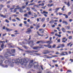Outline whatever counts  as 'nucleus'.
Masks as SVG:
<instances>
[{
	"label": "nucleus",
	"instance_id": "6ab92c4d",
	"mask_svg": "<svg viewBox=\"0 0 73 73\" xmlns=\"http://www.w3.org/2000/svg\"><path fill=\"white\" fill-rule=\"evenodd\" d=\"M62 23H63V24L64 23L65 24H66V25H68V23H67V22L65 21H63L62 22Z\"/></svg>",
	"mask_w": 73,
	"mask_h": 73
},
{
	"label": "nucleus",
	"instance_id": "9b49d317",
	"mask_svg": "<svg viewBox=\"0 0 73 73\" xmlns=\"http://www.w3.org/2000/svg\"><path fill=\"white\" fill-rule=\"evenodd\" d=\"M53 3H52L51 4H49L47 5V6L48 7H52V6H53Z\"/></svg>",
	"mask_w": 73,
	"mask_h": 73
},
{
	"label": "nucleus",
	"instance_id": "7c9ffc66",
	"mask_svg": "<svg viewBox=\"0 0 73 73\" xmlns=\"http://www.w3.org/2000/svg\"><path fill=\"white\" fill-rule=\"evenodd\" d=\"M8 60L9 61V63H10V62H11V58H9L8 59Z\"/></svg>",
	"mask_w": 73,
	"mask_h": 73
},
{
	"label": "nucleus",
	"instance_id": "f8f14e48",
	"mask_svg": "<svg viewBox=\"0 0 73 73\" xmlns=\"http://www.w3.org/2000/svg\"><path fill=\"white\" fill-rule=\"evenodd\" d=\"M59 46H60V48H64V47L65 46L64 44H59Z\"/></svg>",
	"mask_w": 73,
	"mask_h": 73
},
{
	"label": "nucleus",
	"instance_id": "4be33fe9",
	"mask_svg": "<svg viewBox=\"0 0 73 73\" xmlns=\"http://www.w3.org/2000/svg\"><path fill=\"white\" fill-rule=\"evenodd\" d=\"M3 60L0 61V65H1V66H2V65H3V64H2V63L3 62Z\"/></svg>",
	"mask_w": 73,
	"mask_h": 73
},
{
	"label": "nucleus",
	"instance_id": "09e8293b",
	"mask_svg": "<svg viewBox=\"0 0 73 73\" xmlns=\"http://www.w3.org/2000/svg\"><path fill=\"white\" fill-rule=\"evenodd\" d=\"M28 14L29 15H31V14H32V13H31V11H29L28 12Z\"/></svg>",
	"mask_w": 73,
	"mask_h": 73
},
{
	"label": "nucleus",
	"instance_id": "aec40b11",
	"mask_svg": "<svg viewBox=\"0 0 73 73\" xmlns=\"http://www.w3.org/2000/svg\"><path fill=\"white\" fill-rule=\"evenodd\" d=\"M52 42V41L51 42L49 41H46V43H47V44H50Z\"/></svg>",
	"mask_w": 73,
	"mask_h": 73
},
{
	"label": "nucleus",
	"instance_id": "37998d69",
	"mask_svg": "<svg viewBox=\"0 0 73 73\" xmlns=\"http://www.w3.org/2000/svg\"><path fill=\"white\" fill-rule=\"evenodd\" d=\"M52 62H54V63L57 62V60L55 61L54 60H52Z\"/></svg>",
	"mask_w": 73,
	"mask_h": 73
},
{
	"label": "nucleus",
	"instance_id": "603ef678",
	"mask_svg": "<svg viewBox=\"0 0 73 73\" xmlns=\"http://www.w3.org/2000/svg\"><path fill=\"white\" fill-rule=\"evenodd\" d=\"M24 16H25V17H27V16H28V14H24Z\"/></svg>",
	"mask_w": 73,
	"mask_h": 73
},
{
	"label": "nucleus",
	"instance_id": "774afa93",
	"mask_svg": "<svg viewBox=\"0 0 73 73\" xmlns=\"http://www.w3.org/2000/svg\"><path fill=\"white\" fill-rule=\"evenodd\" d=\"M69 39H72V36H70L69 37Z\"/></svg>",
	"mask_w": 73,
	"mask_h": 73
},
{
	"label": "nucleus",
	"instance_id": "393cba45",
	"mask_svg": "<svg viewBox=\"0 0 73 73\" xmlns=\"http://www.w3.org/2000/svg\"><path fill=\"white\" fill-rule=\"evenodd\" d=\"M27 7L26 5H25V6H23L21 8L22 9H24V8H26V7Z\"/></svg>",
	"mask_w": 73,
	"mask_h": 73
},
{
	"label": "nucleus",
	"instance_id": "49530a36",
	"mask_svg": "<svg viewBox=\"0 0 73 73\" xmlns=\"http://www.w3.org/2000/svg\"><path fill=\"white\" fill-rule=\"evenodd\" d=\"M71 42H70V43H68L67 44V46H69V45H70V44H71Z\"/></svg>",
	"mask_w": 73,
	"mask_h": 73
},
{
	"label": "nucleus",
	"instance_id": "864d4df0",
	"mask_svg": "<svg viewBox=\"0 0 73 73\" xmlns=\"http://www.w3.org/2000/svg\"><path fill=\"white\" fill-rule=\"evenodd\" d=\"M12 16H14V17H17V16L16 15H12Z\"/></svg>",
	"mask_w": 73,
	"mask_h": 73
},
{
	"label": "nucleus",
	"instance_id": "052dcab7",
	"mask_svg": "<svg viewBox=\"0 0 73 73\" xmlns=\"http://www.w3.org/2000/svg\"><path fill=\"white\" fill-rule=\"evenodd\" d=\"M40 67L41 68V69H42V70H43V66H42L40 65Z\"/></svg>",
	"mask_w": 73,
	"mask_h": 73
},
{
	"label": "nucleus",
	"instance_id": "e433bc0d",
	"mask_svg": "<svg viewBox=\"0 0 73 73\" xmlns=\"http://www.w3.org/2000/svg\"><path fill=\"white\" fill-rule=\"evenodd\" d=\"M31 52H32L31 53H33V52H34V53H37V52H38V51H32Z\"/></svg>",
	"mask_w": 73,
	"mask_h": 73
},
{
	"label": "nucleus",
	"instance_id": "2f4dec72",
	"mask_svg": "<svg viewBox=\"0 0 73 73\" xmlns=\"http://www.w3.org/2000/svg\"><path fill=\"white\" fill-rule=\"evenodd\" d=\"M27 11H30V10H31V9H30V8H29V7H27Z\"/></svg>",
	"mask_w": 73,
	"mask_h": 73
},
{
	"label": "nucleus",
	"instance_id": "bb28decb",
	"mask_svg": "<svg viewBox=\"0 0 73 73\" xmlns=\"http://www.w3.org/2000/svg\"><path fill=\"white\" fill-rule=\"evenodd\" d=\"M35 4L34 3H31L28 5L29 6L30 5H35Z\"/></svg>",
	"mask_w": 73,
	"mask_h": 73
},
{
	"label": "nucleus",
	"instance_id": "8fccbe9b",
	"mask_svg": "<svg viewBox=\"0 0 73 73\" xmlns=\"http://www.w3.org/2000/svg\"><path fill=\"white\" fill-rule=\"evenodd\" d=\"M4 7V6L3 5H0V7H1V8H3V7Z\"/></svg>",
	"mask_w": 73,
	"mask_h": 73
},
{
	"label": "nucleus",
	"instance_id": "39448f33",
	"mask_svg": "<svg viewBox=\"0 0 73 73\" xmlns=\"http://www.w3.org/2000/svg\"><path fill=\"white\" fill-rule=\"evenodd\" d=\"M50 51L48 50H45L44 51V52H43L42 53L43 54H46L47 53H50Z\"/></svg>",
	"mask_w": 73,
	"mask_h": 73
},
{
	"label": "nucleus",
	"instance_id": "13d9d810",
	"mask_svg": "<svg viewBox=\"0 0 73 73\" xmlns=\"http://www.w3.org/2000/svg\"><path fill=\"white\" fill-rule=\"evenodd\" d=\"M41 5L42 7H43V6H44V3H43L41 4Z\"/></svg>",
	"mask_w": 73,
	"mask_h": 73
},
{
	"label": "nucleus",
	"instance_id": "1a4fd4ad",
	"mask_svg": "<svg viewBox=\"0 0 73 73\" xmlns=\"http://www.w3.org/2000/svg\"><path fill=\"white\" fill-rule=\"evenodd\" d=\"M19 9L20 12H21V13H22V12H23V10L21 7L19 8Z\"/></svg>",
	"mask_w": 73,
	"mask_h": 73
},
{
	"label": "nucleus",
	"instance_id": "f257e3e1",
	"mask_svg": "<svg viewBox=\"0 0 73 73\" xmlns=\"http://www.w3.org/2000/svg\"><path fill=\"white\" fill-rule=\"evenodd\" d=\"M12 62L13 63H15V64L20 63L22 65H25V64H27L28 62V59L24 58L23 59H17L15 60L14 59H13L12 60Z\"/></svg>",
	"mask_w": 73,
	"mask_h": 73
},
{
	"label": "nucleus",
	"instance_id": "cd10ccee",
	"mask_svg": "<svg viewBox=\"0 0 73 73\" xmlns=\"http://www.w3.org/2000/svg\"><path fill=\"white\" fill-rule=\"evenodd\" d=\"M43 13H44L45 14H48V12H47L44 11H43Z\"/></svg>",
	"mask_w": 73,
	"mask_h": 73
},
{
	"label": "nucleus",
	"instance_id": "3c124183",
	"mask_svg": "<svg viewBox=\"0 0 73 73\" xmlns=\"http://www.w3.org/2000/svg\"><path fill=\"white\" fill-rule=\"evenodd\" d=\"M39 43H40V41H39L36 42V44H39Z\"/></svg>",
	"mask_w": 73,
	"mask_h": 73
},
{
	"label": "nucleus",
	"instance_id": "9d476101",
	"mask_svg": "<svg viewBox=\"0 0 73 73\" xmlns=\"http://www.w3.org/2000/svg\"><path fill=\"white\" fill-rule=\"evenodd\" d=\"M65 52H62L60 54V56H65L66 55L65 54H64Z\"/></svg>",
	"mask_w": 73,
	"mask_h": 73
},
{
	"label": "nucleus",
	"instance_id": "58836bf2",
	"mask_svg": "<svg viewBox=\"0 0 73 73\" xmlns=\"http://www.w3.org/2000/svg\"><path fill=\"white\" fill-rule=\"evenodd\" d=\"M65 6H64L63 8L62 9V10L63 11H64V8H65Z\"/></svg>",
	"mask_w": 73,
	"mask_h": 73
},
{
	"label": "nucleus",
	"instance_id": "dca6fc26",
	"mask_svg": "<svg viewBox=\"0 0 73 73\" xmlns=\"http://www.w3.org/2000/svg\"><path fill=\"white\" fill-rule=\"evenodd\" d=\"M2 66H3V67H4V68H8V65H2Z\"/></svg>",
	"mask_w": 73,
	"mask_h": 73
},
{
	"label": "nucleus",
	"instance_id": "72a5a7b5",
	"mask_svg": "<svg viewBox=\"0 0 73 73\" xmlns=\"http://www.w3.org/2000/svg\"><path fill=\"white\" fill-rule=\"evenodd\" d=\"M41 5V4H39V5H36V7H37V8H39V7H40V5Z\"/></svg>",
	"mask_w": 73,
	"mask_h": 73
},
{
	"label": "nucleus",
	"instance_id": "5fc2aeb1",
	"mask_svg": "<svg viewBox=\"0 0 73 73\" xmlns=\"http://www.w3.org/2000/svg\"><path fill=\"white\" fill-rule=\"evenodd\" d=\"M11 36L12 37H15V35L13 34H12L11 35Z\"/></svg>",
	"mask_w": 73,
	"mask_h": 73
},
{
	"label": "nucleus",
	"instance_id": "69168bd1",
	"mask_svg": "<svg viewBox=\"0 0 73 73\" xmlns=\"http://www.w3.org/2000/svg\"><path fill=\"white\" fill-rule=\"evenodd\" d=\"M31 9H32V10H34V9H35V7H32L31 8Z\"/></svg>",
	"mask_w": 73,
	"mask_h": 73
},
{
	"label": "nucleus",
	"instance_id": "79ce46f5",
	"mask_svg": "<svg viewBox=\"0 0 73 73\" xmlns=\"http://www.w3.org/2000/svg\"><path fill=\"white\" fill-rule=\"evenodd\" d=\"M5 21L6 23H9V22L7 19L5 20Z\"/></svg>",
	"mask_w": 73,
	"mask_h": 73
},
{
	"label": "nucleus",
	"instance_id": "c85d7f7f",
	"mask_svg": "<svg viewBox=\"0 0 73 73\" xmlns=\"http://www.w3.org/2000/svg\"><path fill=\"white\" fill-rule=\"evenodd\" d=\"M40 27V25H37V26H36V29L37 30H38V28Z\"/></svg>",
	"mask_w": 73,
	"mask_h": 73
},
{
	"label": "nucleus",
	"instance_id": "de8ad7c7",
	"mask_svg": "<svg viewBox=\"0 0 73 73\" xmlns=\"http://www.w3.org/2000/svg\"><path fill=\"white\" fill-rule=\"evenodd\" d=\"M8 60H6L5 62V64H7V63H8Z\"/></svg>",
	"mask_w": 73,
	"mask_h": 73
},
{
	"label": "nucleus",
	"instance_id": "4c0bfd02",
	"mask_svg": "<svg viewBox=\"0 0 73 73\" xmlns=\"http://www.w3.org/2000/svg\"><path fill=\"white\" fill-rule=\"evenodd\" d=\"M23 47L24 48H25V49H28V47H27V46H24Z\"/></svg>",
	"mask_w": 73,
	"mask_h": 73
},
{
	"label": "nucleus",
	"instance_id": "c9c22d12",
	"mask_svg": "<svg viewBox=\"0 0 73 73\" xmlns=\"http://www.w3.org/2000/svg\"><path fill=\"white\" fill-rule=\"evenodd\" d=\"M16 19H17V20H18V21H21V19H20L18 17L16 18Z\"/></svg>",
	"mask_w": 73,
	"mask_h": 73
},
{
	"label": "nucleus",
	"instance_id": "6e6552de",
	"mask_svg": "<svg viewBox=\"0 0 73 73\" xmlns=\"http://www.w3.org/2000/svg\"><path fill=\"white\" fill-rule=\"evenodd\" d=\"M4 46V43H3L2 45H1V48H2V49H1L0 48V51H1L2 49H3V46Z\"/></svg>",
	"mask_w": 73,
	"mask_h": 73
},
{
	"label": "nucleus",
	"instance_id": "473e14b6",
	"mask_svg": "<svg viewBox=\"0 0 73 73\" xmlns=\"http://www.w3.org/2000/svg\"><path fill=\"white\" fill-rule=\"evenodd\" d=\"M69 2H68V3L67 4V5L68 6V7H70V4Z\"/></svg>",
	"mask_w": 73,
	"mask_h": 73
},
{
	"label": "nucleus",
	"instance_id": "338daca9",
	"mask_svg": "<svg viewBox=\"0 0 73 73\" xmlns=\"http://www.w3.org/2000/svg\"><path fill=\"white\" fill-rule=\"evenodd\" d=\"M49 3H52V1L50 0L49 1Z\"/></svg>",
	"mask_w": 73,
	"mask_h": 73
},
{
	"label": "nucleus",
	"instance_id": "c756f323",
	"mask_svg": "<svg viewBox=\"0 0 73 73\" xmlns=\"http://www.w3.org/2000/svg\"><path fill=\"white\" fill-rule=\"evenodd\" d=\"M46 42H44L42 41H40V44H44V43H46Z\"/></svg>",
	"mask_w": 73,
	"mask_h": 73
},
{
	"label": "nucleus",
	"instance_id": "4d7b16f0",
	"mask_svg": "<svg viewBox=\"0 0 73 73\" xmlns=\"http://www.w3.org/2000/svg\"><path fill=\"white\" fill-rule=\"evenodd\" d=\"M45 26H46V25H45V24H43V28H45Z\"/></svg>",
	"mask_w": 73,
	"mask_h": 73
},
{
	"label": "nucleus",
	"instance_id": "20e7f679",
	"mask_svg": "<svg viewBox=\"0 0 73 73\" xmlns=\"http://www.w3.org/2000/svg\"><path fill=\"white\" fill-rule=\"evenodd\" d=\"M7 55H8L9 56H12V53L9 52H7L6 53H5L4 56H7Z\"/></svg>",
	"mask_w": 73,
	"mask_h": 73
},
{
	"label": "nucleus",
	"instance_id": "4468645a",
	"mask_svg": "<svg viewBox=\"0 0 73 73\" xmlns=\"http://www.w3.org/2000/svg\"><path fill=\"white\" fill-rule=\"evenodd\" d=\"M31 32V29H27V31L26 32V33H30Z\"/></svg>",
	"mask_w": 73,
	"mask_h": 73
},
{
	"label": "nucleus",
	"instance_id": "c03bdc74",
	"mask_svg": "<svg viewBox=\"0 0 73 73\" xmlns=\"http://www.w3.org/2000/svg\"><path fill=\"white\" fill-rule=\"evenodd\" d=\"M66 28L68 29H70V27L69 26H66Z\"/></svg>",
	"mask_w": 73,
	"mask_h": 73
},
{
	"label": "nucleus",
	"instance_id": "ddd939ff",
	"mask_svg": "<svg viewBox=\"0 0 73 73\" xmlns=\"http://www.w3.org/2000/svg\"><path fill=\"white\" fill-rule=\"evenodd\" d=\"M0 16H1V17H2L3 18H6V17H7V15H1L0 14Z\"/></svg>",
	"mask_w": 73,
	"mask_h": 73
},
{
	"label": "nucleus",
	"instance_id": "f704fd0d",
	"mask_svg": "<svg viewBox=\"0 0 73 73\" xmlns=\"http://www.w3.org/2000/svg\"><path fill=\"white\" fill-rule=\"evenodd\" d=\"M71 15V11L70 12L68 13V15L70 16Z\"/></svg>",
	"mask_w": 73,
	"mask_h": 73
},
{
	"label": "nucleus",
	"instance_id": "e2e57ef3",
	"mask_svg": "<svg viewBox=\"0 0 73 73\" xmlns=\"http://www.w3.org/2000/svg\"><path fill=\"white\" fill-rule=\"evenodd\" d=\"M24 23L25 24H27V21H24Z\"/></svg>",
	"mask_w": 73,
	"mask_h": 73
},
{
	"label": "nucleus",
	"instance_id": "a18cd8bd",
	"mask_svg": "<svg viewBox=\"0 0 73 73\" xmlns=\"http://www.w3.org/2000/svg\"><path fill=\"white\" fill-rule=\"evenodd\" d=\"M70 61H71V62H73V60L72 59H70Z\"/></svg>",
	"mask_w": 73,
	"mask_h": 73
},
{
	"label": "nucleus",
	"instance_id": "f3484780",
	"mask_svg": "<svg viewBox=\"0 0 73 73\" xmlns=\"http://www.w3.org/2000/svg\"><path fill=\"white\" fill-rule=\"evenodd\" d=\"M47 47L48 48H50V49H51L52 48V46L51 45H50V44H48L47 45Z\"/></svg>",
	"mask_w": 73,
	"mask_h": 73
},
{
	"label": "nucleus",
	"instance_id": "ea45409f",
	"mask_svg": "<svg viewBox=\"0 0 73 73\" xmlns=\"http://www.w3.org/2000/svg\"><path fill=\"white\" fill-rule=\"evenodd\" d=\"M44 20H45V19L44 18H43L42 19V22H44Z\"/></svg>",
	"mask_w": 73,
	"mask_h": 73
},
{
	"label": "nucleus",
	"instance_id": "7ed1b4c3",
	"mask_svg": "<svg viewBox=\"0 0 73 73\" xmlns=\"http://www.w3.org/2000/svg\"><path fill=\"white\" fill-rule=\"evenodd\" d=\"M42 45L40 47V46H36V47H33V49H40L41 48H44V47H42Z\"/></svg>",
	"mask_w": 73,
	"mask_h": 73
},
{
	"label": "nucleus",
	"instance_id": "680f3d73",
	"mask_svg": "<svg viewBox=\"0 0 73 73\" xmlns=\"http://www.w3.org/2000/svg\"><path fill=\"white\" fill-rule=\"evenodd\" d=\"M60 48V46L59 44L58 46V47H57V48L58 49V48Z\"/></svg>",
	"mask_w": 73,
	"mask_h": 73
},
{
	"label": "nucleus",
	"instance_id": "a878e982",
	"mask_svg": "<svg viewBox=\"0 0 73 73\" xmlns=\"http://www.w3.org/2000/svg\"><path fill=\"white\" fill-rule=\"evenodd\" d=\"M56 44H54L52 45V48H55L56 47Z\"/></svg>",
	"mask_w": 73,
	"mask_h": 73
},
{
	"label": "nucleus",
	"instance_id": "a211bd4d",
	"mask_svg": "<svg viewBox=\"0 0 73 73\" xmlns=\"http://www.w3.org/2000/svg\"><path fill=\"white\" fill-rule=\"evenodd\" d=\"M60 9V8H57L55 9L56 10L55 11H54L55 13H57V11L58 9Z\"/></svg>",
	"mask_w": 73,
	"mask_h": 73
},
{
	"label": "nucleus",
	"instance_id": "5701e85b",
	"mask_svg": "<svg viewBox=\"0 0 73 73\" xmlns=\"http://www.w3.org/2000/svg\"><path fill=\"white\" fill-rule=\"evenodd\" d=\"M11 52L13 53H15V50H11Z\"/></svg>",
	"mask_w": 73,
	"mask_h": 73
},
{
	"label": "nucleus",
	"instance_id": "0e129e2a",
	"mask_svg": "<svg viewBox=\"0 0 73 73\" xmlns=\"http://www.w3.org/2000/svg\"><path fill=\"white\" fill-rule=\"evenodd\" d=\"M35 0H31L30 2V3H33V1H34Z\"/></svg>",
	"mask_w": 73,
	"mask_h": 73
},
{
	"label": "nucleus",
	"instance_id": "a19ab883",
	"mask_svg": "<svg viewBox=\"0 0 73 73\" xmlns=\"http://www.w3.org/2000/svg\"><path fill=\"white\" fill-rule=\"evenodd\" d=\"M12 21L13 22H16V20H15V19H13L12 20Z\"/></svg>",
	"mask_w": 73,
	"mask_h": 73
},
{
	"label": "nucleus",
	"instance_id": "bf43d9fd",
	"mask_svg": "<svg viewBox=\"0 0 73 73\" xmlns=\"http://www.w3.org/2000/svg\"><path fill=\"white\" fill-rule=\"evenodd\" d=\"M58 42H60V39H59L57 40Z\"/></svg>",
	"mask_w": 73,
	"mask_h": 73
},
{
	"label": "nucleus",
	"instance_id": "f03ea898",
	"mask_svg": "<svg viewBox=\"0 0 73 73\" xmlns=\"http://www.w3.org/2000/svg\"><path fill=\"white\" fill-rule=\"evenodd\" d=\"M33 60H32L30 61V64L29 65V67H30V68L32 67V66H34V67H36V65H35V64H33Z\"/></svg>",
	"mask_w": 73,
	"mask_h": 73
},
{
	"label": "nucleus",
	"instance_id": "2eb2a0df",
	"mask_svg": "<svg viewBox=\"0 0 73 73\" xmlns=\"http://www.w3.org/2000/svg\"><path fill=\"white\" fill-rule=\"evenodd\" d=\"M61 30L63 32L65 33V32H66V30H65V29H64V28H62L61 29Z\"/></svg>",
	"mask_w": 73,
	"mask_h": 73
},
{
	"label": "nucleus",
	"instance_id": "6e6d98bb",
	"mask_svg": "<svg viewBox=\"0 0 73 73\" xmlns=\"http://www.w3.org/2000/svg\"><path fill=\"white\" fill-rule=\"evenodd\" d=\"M56 54H59V52H57L56 53Z\"/></svg>",
	"mask_w": 73,
	"mask_h": 73
},
{
	"label": "nucleus",
	"instance_id": "423d86ee",
	"mask_svg": "<svg viewBox=\"0 0 73 73\" xmlns=\"http://www.w3.org/2000/svg\"><path fill=\"white\" fill-rule=\"evenodd\" d=\"M44 57H45L44 58H52V57H50L46 55H44Z\"/></svg>",
	"mask_w": 73,
	"mask_h": 73
},
{
	"label": "nucleus",
	"instance_id": "b1692460",
	"mask_svg": "<svg viewBox=\"0 0 73 73\" xmlns=\"http://www.w3.org/2000/svg\"><path fill=\"white\" fill-rule=\"evenodd\" d=\"M25 52H27V53H32V51H25Z\"/></svg>",
	"mask_w": 73,
	"mask_h": 73
},
{
	"label": "nucleus",
	"instance_id": "0eeeda50",
	"mask_svg": "<svg viewBox=\"0 0 73 73\" xmlns=\"http://www.w3.org/2000/svg\"><path fill=\"white\" fill-rule=\"evenodd\" d=\"M5 29L6 30H7V31L8 32H10L11 31H12V29H9L7 27H6L5 28Z\"/></svg>",
	"mask_w": 73,
	"mask_h": 73
},
{
	"label": "nucleus",
	"instance_id": "412c9836",
	"mask_svg": "<svg viewBox=\"0 0 73 73\" xmlns=\"http://www.w3.org/2000/svg\"><path fill=\"white\" fill-rule=\"evenodd\" d=\"M54 23V21L53 20H51L49 23L51 24H53Z\"/></svg>",
	"mask_w": 73,
	"mask_h": 73
}]
</instances>
